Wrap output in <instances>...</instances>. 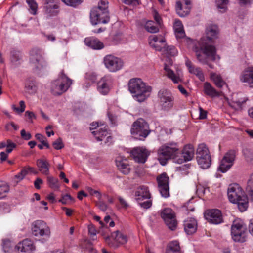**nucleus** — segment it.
I'll use <instances>...</instances> for the list:
<instances>
[{"instance_id":"f257e3e1","label":"nucleus","mask_w":253,"mask_h":253,"mask_svg":"<svg viewBox=\"0 0 253 253\" xmlns=\"http://www.w3.org/2000/svg\"><path fill=\"white\" fill-rule=\"evenodd\" d=\"M193 145L188 144L184 146L181 153L177 143H168L161 146L158 150V159L160 163L164 166L167 161L172 159L177 164H182L191 160L194 156Z\"/></svg>"},{"instance_id":"f03ea898","label":"nucleus","mask_w":253,"mask_h":253,"mask_svg":"<svg viewBox=\"0 0 253 253\" xmlns=\"http://www.w3.org/2000/svg\"><path fill=\"white\" fill-rule=\"evenodd\" d=\"M128 89L134 99L139 102L145 101L152 92V87L140 78H133L129 80Z\"/></svg>"},{"instance_id":"7ed1b4c3","label":"nucleus","mask_w":253,"mask_h":253,"mask_svg":"<svg viewBox=\"0 0 253 253\" xmlns=\"http://www.w3.org/2000/svg\"><path fill=\"white\" fill-rule=\"evenodd\" d=\"M228 197L229 201L238 205L239 210L243 212L248 206V201L247 196L242 187L237 183L231 184L229 185L227 191Z\"/></svg>"},{"instance_id":"20e7f679","label":"nucleus","mask_w":253,"mask_h":253,"mask_svg":"<svg viewBox=\"0 0 253 253\" xmlns=\"http://www.w3.org/2000/svg\"><path fill=\"white\" fill-rule=\"evenodd\" d=\"M205 40V39H203L198 42L200 50L203 54H201L199 50H196V53L197 59L201 63L208 64V59L215 61L219 59V57L216 54L215 47L211 45H207V43L204 42Z\"/></svg>"},{"instance_id":"39448f33","label":"nucleus","mask_w":253,"mask_h":253,"mask_svg":"<svg viewBox=\"0 0 253 253\" xmlns=\"http://www.w3.org/2000/svg\"><path fill=\"white\" fill-rule=\"evenodd\" d=\"M72 84V81L62 71L56 80L51 84V91L54 95H60L66 91Z\"/></svg>"},{"instance_id":"423d86ee","label":"nucleus","mask_w":253,"mask_h":253,"mask_svg":"<svg viewBox=\"0 0 253 253\" xmlns=\"http://www.w3.org/2000/svg\"><path fill=\"white\" fill-rule=\"evenodd\" d=\"M150 132L148 124L142 118L138 119L132 125L131 133L136 139H144L148 136Z\"/></svg>"},{"instance_id":"0eeeda50","label":"nucleus","mask_w":253,"mask_h":253,"mask_svg":"<svg viewBox=\"0 0 253 253\" xmlns=\"http://www.w3.org/2000/svg\"><path fill=\"white\" fill-rule=\"evenodd\" d=\"M232 238L235 242H244L247 235V229L243 221L240 219L235 220L231 226Z\"/></svg>"},{"instance_id":"6e6552de","label":"nucleus","mask_w":253,"mask_h":253,"mask_svg":"<svg viewBox=\"0 0 253 253\" xmlns=\"http://www.w3.org/2000/svg\"><path fill=\"white\" fill-rule=\"evenodd\" d=\"M30 61L35 67V72L39 75L47 67V63L42 56V51L39 49L34 48L31 51Z\"/></svg>"},{"instance_id":"1a4fd4ad","label":"nucleus","mask_w":253,"mask_h":253,"mask_svg":"<svg viewBox=\"0 0 253 253\" xmlns=\"http://www.w3.org/2000/svg\"><path fill=\"white\" fill-rule=\"evenodd\" d=\"M32 234L36 237H43L48 239L50 237L51 231L49 226L43 220H37L32 224Z\"/></svg>"},{"instance_id":"9d476101","label":"nucleus","mask_w":253,"mask_h":253,"mask_svg":"<svg viewBox=\"0 0 253 253\" xmlns=\"http://www.w3.org/2000/svg\"><path fill=\"white\" fill-rule=\"evenodd\" d=\"M164 71L165 75L174 84H179L183 81L181 70L172 65V60H169L168 64L165 63Z\"/></svg>"},{"instance_id":"9b49d317","label":"nucleus","mask_w":253,"mask_h":253,"mask_svg":"<svg viewBox=\"0 0 253 253\" xmlns=\"http://www.w3.org/2000/svg\"><path fill=\"white\" fill-rule=\"evenodd\" d=\"M161 216L168 228L174 230L177 224L176 215L174 211L170 208H167L161 212Z\"/></svg>"},{"instance_id":"f8f14e48","label":"nucleus","mask_w":253,"mask_h":253,"mask_svg":"<svg viewBox=\"0 0 253 253\" xmlns=\"http://www.w3.org/2000/svg\"><path fill=\"white\" fill-rule=\"evenodd\" d=\"M159 105L164 110L171 108L174 103V97L171 93L165 89L160 90L158 94Z\"/></svg>"},{"instance_id":"ddd939ff","label":"nucleus","mask_w":253,"mask_h":253,"mask_svg":"<svg viewBox=\"0 0 253 253\" xmlns=\"http://www.w3.org/2000/svg\"><path fill=\"white\" fill-rule=\"evenodd\" d=\"M113 78L109 75L102 77L97 85V90L99 93L103 95H107L113 87Z\"/></svg>"},{"instance_id":"4468645a","label":"nucleus","mask_w":253,"mask_h":253,"mask_svg":"<svg viewBox=\"0 0 253 253\" xmlns=\"http://www.w3.org/2000/svg\"><path fill=\"white\" fill-rule=\"evenodd\" d=\"M105 67L110 72H116L120 70L123 66V61L118 57L112 55H107L104 58Z\"/></svg>"},{"instance_id":"2eb2a0df","label":"nucleus","mask_w":253,"mask_h":253,"mask_svg":"<svg viewBox=\"0 0 253 253\" xmlns=\"http://www.w3.org/2000/svg\"><path fill=\"white\" fill-rule=\"evenodd\" d=\"M127 241L126 235L119 231H116L111 234V236L105 238V242L109 246L113 248L117 247L119 244H124Z\"/></svg>"},{"instance_id":"dca6fc26","label":"nucleus","mask_w":253,"mask_h":253,"mask_svg":"<svg viewBox=\"0 0 253 253\" xmlns=\"http://www.w3.org/2000/svg\"><path fill=\"white\" fill-rule=\"evenodd\" d=\"M157 181L158 189L161 196L168 198L169 196V178L166 173H163L158 176Z\"/></svg>"},{"instance_id":"f3484780","label":"nucleus","mask_w":253,"mask_h":253,"mask_svg":"<svg viewBox=\"0 0 253 253\" xmlns=\"http://www.w3.org/2000/svg\"><path fill=\"white\" fill-rule=\"evenodd\" d=\"M131 155L135 162L143 164L146 161L150 152L144 147H137L131 150Z\"/></svg>"},{"instance_id":"a211bd4d","label":"nucleus","mask_w":253,"mask_h":253,"mask_svg":"<svg viewBox=\"0 0 253 253\" xmlns=\"http://www.w3.org/2000/svg\"><path fill=\"white\" fill-rule=\"evenodd\" d=\"M204 216L206 219L212 224H219L223 222L221 212L218 209L207 210Z\"/></svg>"},{"instance_id":"6ab92c4d","label":"nucleus","mask_w":253,"mask_h":253,"mask_svg":"<svg viewBox=\"0 0 253 253\" xmlns=\"http://www.w3.org/2000/svg\"><path fill=\"white\" fill-rule=\"evenodd\" d=\"M166 39L163 35H152L149 37L150 45L157 51H161L166 45Z\"/></svg>"},{"instance_id":"aec40b11","label":"nucleus","mask_w":253,"mask_h":253,"mask_svg":"<svg viewBox=\"0 0 253 253\" xmlns=\"http://www.w3.org/2000/svg\"><path fill=\"white\" fill-rule=\"evenodd\" d=\"M219 33L218 27L215 24H209L206 29V36L202 37L200 40L205 39L204 42L207 45H211L212 43L213 40L217 38Z\"/></svg>"},{"instance_id":"412c9836","label":"nucleus","mask_w":253,"mask_h":253,"mask_svg":"<svg viewBox=\"0 0 253 253\" xmlns=\"http://www.w3.org/2000/svg\"><path fill=\"white\" fill-rule=\"evenodd\" d=\"M15 250L19 253H33L35 246L32 240L26 239L19 242L15 246Z\"/></svg>"},{"instance_id":"4be33fe9","label":"nucleus","mask_w":253,"mask_h":253,"mask_svg":"<svg viewBox=\"0 0 253 253\" xmlns=\"http://www.w3.org/2000/svg\"><path fill=\"white\" fill-rule=\"evenodd\" d=\"M191 9V1L190 0H180L176 3V11L180 17L187 15Z\"/></svg>"},{"instance_id":"5701e85b","label":"nucleus","mask_w":253,"mask_h":253,"mask_svg":"<svg viewBox=\"0 0 253 253\" xmlns=\"http://www.w3.org/2000/svg\"><path fill=\"white\" fill-rule=\"evenodd\" d=\"M239 78L242 83L247 84L250 87L253 88V67L245 69L241 72Z\"/></svg>"},{"instance_id":"b1692460","label":"nucleus","mask_w":253,"mask_h":253,"mask_svg":"<svg viewBox=\"0 0 253 253\" xmlns=\"http://www.w3.org/2000/svg\"><path fill=\"white\" fill-rule=\"evenodd\" d=\"M97 17L93 18L92 16V10L90 14V21L92 25H95L99 23L106 24L109 22L110 16L109 12L98 11Z\"/></svg>"},{"instance_id":"393cba45","label":"nucleus","mask_w":253,"mask_h":253,"mask_svg":"<svg viewBox=\"0 0 253 253\" xmlns=\"http://www.w3.org/2000/svg\"><path fill=\"white\" fill-rule=\"evenodd\" d=\"M135 196L137 202L142 201L145 199H150L151 194L148 187L145 185L139 186L135 192Z\"/></svg>"},{"instance_id":"a878e982","label":"nucleus","mask_w":253,"mask_h":253,"mask_svg":"<svg viewBox=\"0 0 253 253\" xmlns=\"http://www.w3.org/2000/svg\"><path fill=\"white\" fill-rule=\"evenodd\" d=\"M44 7L48 16H55L58 13L59 6L55 0H46Z\"/></svg>"},{"instance_id":"bb28decb","label":"nucleus","mask_w":253,"mask_h":253,"mask_svg":"<svg viewBox=\"0 0 253 253\" xmlns=\"http://www.w3.org/2000/svg\"><path fill=\"white\" fill-rule=\"evenodd\" d=\"M185 65L190 73L195 75L201 81L205 80L204 75L201 68L194 66L191 61L187 58L185 60Z\"/></svg>"},{"instance_id":"cd10ccee","label":"nucleus","mask_w":253,"mask_h":253,"mask_svg":"<svg viewBox=\"0 0 253 253\" xmlns=\"http://www.w3.org/2000/svg\"><path fill=\"white\" fill-rule=\"evenodd\" d=\"M185 65L190 73L195 75L201 81L205 80L204 75L201 68L194 66L191 61L187 58L185 60Z\"/></svg>"},{"instance_id":"c85d7f7f","label":"nucleus","mask_w":253,"mask_h":253,"mask_svg":"<svg viewBox=\"0 0 253 253\" xmlns=\"http://www.w3.org/2000/svg\"><path fill=\"white\" fill-rule=\"evenodd\" d=\"M185 65L190 73L195 75L201 81L205 80L204 75L201 68L194 66L191 61L187 58L185 60Z\"/></svg>"},{"instance_id":"c756f323","label":"nucleus","mask_w":253,"mask_h":253,"mask_svg":"<svg viewBox=\"0 0 253 253\" xmlns=\"http://www.w3.org/2000/svg\"><path fill=\"white\" fill-rule=\"evenodd\" d=\"M84 43L86 46L93 49L100 50L104 47L103 43L101 41L94 37L85 38Z\"/></svg>"},{"instance_id":"7c9ffc66","label":"nucleus","mask_w":253,"mask_h":253,"mask_svg":"<svg viewBox=\"0 0 253 253\" xmlns=\"http://www.w3.org/2000/svg\"><path fill=\"white\" fill-rule=\"evenodd\" d=\"M184 227L185 231L187 234H192L197 230V221L193 218H188L184 222Z\"/></svg>"},{"instance_id":"2f4dec72","label":"nucleus","mask_w":253,"mask_h":253,"mask_svg":"<svg viewBox=\"0 0 253 253\" xmlns=\"http://www.w3.org/2000/svg\"><path fill=\"white\" fill-rule=\"evenodd\" d=\"M116 166L120 171L124 174H128L130 171V167L126 159L118 158L116 160Z\"/></svg>"},{"instance_id":"473e14b6","label":"nucleus","mask_w":253,"mask_h":253,"mask_svg":"<svg viewBox=\"0 0 253 253\" xmlns=\"http://www.w3.org/2000/svg\"><path fill=\"white\" fill-rule=\"evenodd\" d=\"M108 2L107 0H101L98 4L97 7H94L92 9V16L93 18L97 17L98 11H103L109 12L108 10Z\"/></svg>"},{"instance_id":"72a5a7b5","label":"nucleus","mask_w":253,"mask_h":253,"mask_svg":"<svg viewBox=\"0 0 253 253\" xmlns=\"http://www.w3.org/2000/svg\"><path fill=\"white\" fill-rule=\"evenodd\" d=\"M36 165L39 170L43 174L48 175L49 173V164L46 160L38 159Z\"/></svg>"},{"instance_id":"f704fd0d","label":"nucleus","mask_w":253,"mask_h":253,"mask_svg":"<svg viewBox=\"0 0 253 253\" xmlns=\"http://www.w3.org/2000/svg\"><path fill=\"white\" fill-rule=\"evenodd\" d=\"M204 93L211 98L219 97L220 92L217 91L209 83L205 82L204 84Z\"/></svg>"},{"instance_id":"c9c22d12","label":"nucleus","mask_w":253,"mask_h":253,"mask_svg":"<svg viewBox=\"0 0 253 253\" xmlns=\"http://www.w3.org/2000/svg\"><path fill=\"white\" fill-rule=\"evenodd\" d=\"M173 29L177 38H182L185 37V34L181 21L178 19L175 20Z\"/></svg>"},{"instance_id":"e433bc0d","label":"nucleus","mask_w":253,"mask_h":253,"mask_svg":"<svg viewBox=\"0 0 253 253\" xmlns=\"http://www.w3.org/2000/svg\"><path fill=\"white\" fill-rule=\"evenodd\" d=\"M210 78L214 82L215 85L219 88L226 85L225 81L223 80L220 74L211 72L210 73Z\"/></svg>"},{"instance_id":"4c0bfd02","label":"nucleus","mask_w":253,"mask_h":253,"mask_svg":"<svg viewBox=\"0 0 253 253\" xmlns=\"http://www.w3.org/2000/svg\"><path fill=\"white\" fill-rule=\"evenodd\" d=\"M22 57L21 53L17 50H12L11 52L10 63L13 67H15L20 64Z\"/></svg>"},{"instance_id":"58836bf2","label":"nucleus","mask_w":253,"mask_h":253,"mask_svg":"<svg viewBox=\"0 0 253 253\" xmlns=\"http://www.w3.org/2000/svg\"><path fill=\"white\" fill-rule=\"evenodd\" d=\"M198 165L203 169L208 168L211 164V156L197 157Z\"/></svg>"},{"instance_id":"ea45409f","label":"nucleus","mask_w":253,"mask_h":253,"mask_svg":"<svg viewBox=\"0 0 253 253\" xmlns=\"http://www.w3.org/2000/svg\"><path fill=\"white\" fill-rule=\"evenodd\" d=\"M92 133L95 136L97 141H102L103 138L107 136L108 134L106 126H104L103 127L99 128L97 131H92Z\"/></svg>"},{"instance_id":"a19ab883","label":"nucleus","mask_w":253,"mask_h":253,"mask_svg":"<svg viewBox=\"0 0 253 253\" xmlns=\"http://www.w3.org/2000/svg\"><path fill=\"white\" fill-rule=\"evenodd\" d=\"M228 3L229 0H215L216 7L221 13H224L227 11Z\"/></svg>"},{"instance_id":"79ce46f5","label":"nucleus","mask_w":253,"mask_h":253,"mask_svg":"<svg viewBox=\"0 0 253 253\" xmlns=\"http://www.w3.org/2000/svg\"><path fill=\"white\" fill-rule=\"evenodd\" d=\"M25 89L26 92L30 94L35 93L37 90V87L34 80H27L25 83Z\"/></svg>"},{"instance_id":"37998d69","label":"nucleus","mask_w":253,"mask_h":253,"mask_svg":"<svg viewBox=\"0 0 253 253\" xmlns=\"http://www.w3.org/2000/svg\"><path fill=\"white\" fill-rule=\"evenodd\" d=\"M197 157L210 156L209 151L206 145L202 143L199 145L197 150Z\"/></svg>"},{"instance_id":"c03bdc74","label":"nucleus","mask_w":253,"mask_h":253,"mask_svg":"<svg viewBox=\"0 0 253 253\" xmlns=\"http://www.w3.org/2000/svg\"><path fill=\"white\" fill-rule=\"evenodd\" d=\"M233 165V163L227 162L225 159L222 158L218 168V170L222 173H225L231 168Z\"/></svg>"},{"instance_id":"a18cd8bd","label":"nucleus","mask_w":253,"mask_h":253,"mask_svg":"<svg viewBox=\"0 0 253 253\" xmlns=\"http://www.w3.org/2000/svg\"><path fill=\"white\" fill-rule=\"evenodd\" d=\"M247 191L249 197L253 201V172L250 174L248 178Z\"/></svg>"},{"instance_id":"49530a36","label":"nucleus","mask_w":253,"mask_h":253,"mask_svg":"<svg viewBox=\"0 0 253 253\" xmlns=\"http://www.w3.org/2000/svg\"><path fill=\"white\" fill-rule=\"evenodd\" d=\"M247 100V98H243L238 100H232L229 102V105L235 110L241 109L242 105Z\"/></svg>"},{"instance_id":"de8ad7c7","label":"nucleus","mask_w":253,"mask_h":253,"mask_svg":"<svg viewBox=\"0 0 253 253\" xmlns=\"http://www.w3.org/2000/svg\"><path fill=\"white\" fill-rule=\"evenodd\" d=\"M145 28L148 32L152 33H157L159 31L158 27L152 21H147L145 25Z\"/></svg>"},{"instance_id":"09e8293b","label":"nucleus","mask_w":253,"mask_h":253,"mask_svg":"<svg viewBox=\"0 0 253 253\" xmlns=\"http://www.w3.org/2000/svg\"><path fill=\"white\" fill-rule=\"evenodd\" d=\"M47 182L50 188L54 190H58L60 187L59 181L57 178L52 176L47 177Z\"/></svg>"},{"instance_id":"8fccbe9b","label":"nucleus","mask_w":253,"mask_h":253,"mask_svg":"<svg viewBox=\"0 0 253 253\" xmlns=\"http://www.w3.org/2000/svg\"><path fill=\"white\" fill-rule=\"evenodd\" d=\"M26 2L30 7V13L33 15L36 14L38 8L37 3L34 0H26Z\"/></svg>"},{"instance_id":"3c124183","label":"nucleus","mask_w":253,"mask_h":253,"mask_svg":"<svg viewBox=\"0 0 253 253\" xmlns=\"http://www.w3.org/2000/svg\"><path fill=\"white\" fill-rule=\"evenodd\" d=\"M167 250H171L172 251H181L179 243L177 241L170 242L168 244Z\"/></svg>"},{"instance_id":"603ef678","label":"nucleus","mask_w":253,"mask_h":253,"mask_svg":"<svg viewBox=\"0 0 253 253\" xmlns=\"http://www.w3.org/2000/svg\"><path fill=\"white\" fill-rule=\"evenodd\" d=\"M9 191L8 185L5 182H0V198L4 196V194Z\"/></svg>"},{"instance_id":"864d4df0","label":"nucleus","mask_w":253,"mask_h":253,"mask_svg":"<svg viewBox=\"0 0 253 253\" xmlns=\"http://www.w3.org/2000/svg\"><path fill=\"white\" fill-rule=\"evenodd\" d=\"M235 153L233 150H230L227 152L224 156L223 157V159L227 162H231V163L234 164V161L235 160Z\"/></svg>"},{"instance_id":"5fc2aeb1","label":"nucleus","mask_w":253,"mask_h":253,"mask_svg":"<svg viewBox=\"0 0 253 253\" xmlns=\"http://www.w3.org/2000/svg\"><path fill=\"white\" fill-rule=\"evenodd\" d=\"M2 246L3 250L5 253H9L12 250V243L9 240H3Z\"/></svg>"},{"instance_id":"6e6d98bb","label":"nucleus","mask_w":253,"mask_h":253,"mask_svg":"<svg viewBox=\"0 0 253 253\" xmlns=\"http://www.w3.org/2000/svg\"><path fill=\"white\" fill-rule=\"evenodd\" d=\"M166 54L169 56H175L177 53L178 51L174 46H168L165 49Z\"/></svg>"},{"instance_id":"4d7b16f0","label":"nucleus","mask_w":253,"mask_h":253,"mask_svg":"<svg viewBox=\"0 0 253 253\" xmlns=\"http://www.w3.org/2000/svg\"><path fill=\"white\" fill-rule=\"evenodd\" d=\"M27 174V171H26V169L23 168L19 173L15 175L14 180L16 183H18L19 182L23 180Z\"/></svg>"},{"instance_id":"13d9d810","label":"nucleus","mask_w":253,"mask_h":253,"mask_svg":"<svg viewBox=\"0 0 253 253\" xmlns=\"http://www.w3.org/2000/svg\"><path fill=\"white\" fill-rule=\"evenodd\" d=\"M66 5L75 7L80 4L81 0H61Z\"/></svg>"},{"instance_id":"bf43d9fd","label":"nucleus","mask_w":253,"mask_h":253,"mask_svg":"<svg viewBox=\"0 0 253 253\" xmlns=\"http://www.w3.org/2000/svg\"><path fill=\"white\" fill-rule=\"evenodd\" d=\"M6 147V153L9 154L16 147V144L10 139H7L5 142Z\"/></svg>"},{"instance_id":"052dcab7","label":"nucleus","mask_w":253,"mask_h":253,"mask_svg":"<svg viewBox=\"0 0 253 253\" xmlns=\"http://www.w3.org/2000/svg\"><path fill=\"white\" fill-rule=\"evenodd\" d=\"M35 137L47 148L49 147V145L46 141V138L43 135L41 134L38 133L36 134Z\"/></svg>"},{"instance_id":"680f3d73","label":"nucleus","mask_w":253,"mask_h":253,"mask_svg":"<svg viewBox=\"0 0 253 253\" xmlns=\"http://www.w3.org/2000/svg\"><path fill=\"white\" fill-rule=\"evenodd\" d=\"M87 190L90 195L92 196L95 195L97 198L98 200H101L102 195L99 191L94 190L91 187H88Z\"/></svg>"},{"instance_id":"e2e57ef3","label":"nucleus","mask_w":253,"mask_h":253,"mask_svg":"<svg viewBox=\"0 0 253 253\" xmlns=\"http://www.w3.org/2000/svg\"><path fill=\"white\" fill-rule=\"evenodd\" d=\"M88 233L91 236L92 239L93 240H95L96 239V230L95 227L92 224L89 225L88 226Z\"/></svg>"},{"instance_id":"0e129e2a","label":"nucleus","mask_w":253,"mask_h":253,"mask_svg":"<svg viewBox=\"0 0 253 253\" xmlns=\"http://www.w3.org/2000/svg\"><path fill=\"white\" fill-rule=\"evenodd\" d=\"M108 117L110 120L111 124L113 126L117 125L118 124V119L116 115H114L110 113V111H108L107 113Z\"/></svg>"},{"instance_id":"69168bd1","label":"nucleus","mask_w":253,"mask_h":253,"mask_svg":"<svg viewBox=\"0 0 253 253\" xmlns=\"http://www.w3.org/2000/svg\"><path fill=\"white\" fill-rule=\"evenodd\" d=\"M54 148L56 150L62 149L64 147V144L61 138H58L53 143Z\"/></svg>"},{"instance_id":"338daca9","label":"nucleus","mask_w":253,"mask_h":253,"mask_svg":"<svg viewBox=\"0 0 253 253\" xmlns=\"http://www.w3.org/2000/svg\"><path fill=\"white\" fill-rule=\"evenodd\" d=\"M97 206L99 208L103 211H106L107 209V205L105 204L101 198V200H98V202L97 203Z\"/></svg>"},{"instance_id":"774afa93","label":"nucleus","mask_w":253,"mask_h":253,"mask_svg":"<svg viewBox=\"0 0 253 253\" xmlns=\"http://www.w3.org/2000/svg\"><path fill=\"white\" fill-rule=\"evenodd\" d=\"M86 79L90 81L91 83L94 82L96 80V75L94 73H87L85 75Z\"/></svg>"}]
</instances>
